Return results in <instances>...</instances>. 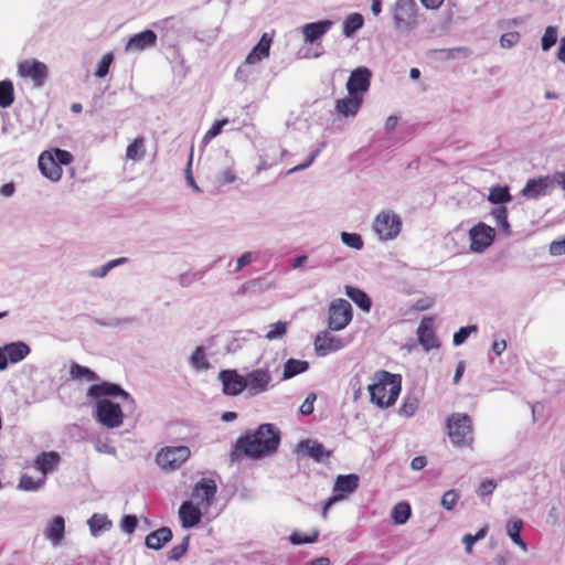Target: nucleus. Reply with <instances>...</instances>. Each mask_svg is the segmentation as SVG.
<instances>
[{
    "mask_svg": "<svg viewBox=\"0 0 565 565\" xmlns=\"http://www.w3.org/2000/svg\"><path fill=\"white\" fill-rule=\"evenodd\" d=\"M70 374L73 379H85L89 382H94L98 380V375L92 371L90 369L79 365L77 363H73L70 369Z\"/></svg>",
    "mask_w": 565,
    "mask_h": 565,
    "instance_id": "58836bf2",
    "label": "nucleus"
},
{
    "mask_svg": "<svg viewBox=\"0 0 565 565\" xmlns=\"http://www.w3.org/2000/svg\"><path fill=\"white\" fill-rule=\"evenodd\" d=\"M342 347V340L335 335H332L328 331L318 333L315 340V349L320 356H324L331 352L338 351Z\"/></svg>",
    "mask_w": 565,
    "mask_h": 565,
    "instance_id": "f3484780",
    "label": "nucleus"
},
{
    "mask_svg": "<svg viewBox=\"0 0 565 565\" xmlns=\"http://www.w3.org/2000/svg\"><path fill=\"white\" fill-rule=\"evenodd\" d=\"M88 525L94 536L99 535L103 531L108 530L111 526V522L103 514H93L88 520Z\"/></svg>",
    "mask_w": 565,
    "mask_h": 565,
    "instance_id": "c9c22d12",
    "label": "nucleus"
},
{
    "mask_svg": "<svg viewBox=\"0 0 565 565\" xmlns=\"http://www.w3.org/2000/svg\"><path fill=\"white\" fill-rule=\"evenodd\" d=\"M228 122L227 119H221L215 121L212 127L205 132L204 135V142L211 141L213 138H215L217 135L221 134L222 128Z\"/></svg>",
    "mask_w": 565,
    "mask_h": 565,
    "instance_id": "8fccbe9b",
    "label": "nucleus"
},
{
    "mask_svg": "<svg viewBox=\"0 0 565 565\" xmlns=\"http://www.w3.org/2000/svg\"><path fill=\"white\" fill-rule=\"evenodd\" d=\"M345 295L363 311L369 312L371 310V299L363 290L352 286H347Z\"/></svg>",
    "mask_w": 565,
    "mask_h": 565,
    "instance_id": "c756f323",
    "label": "nucleus"
},
{
    "mask_svg": "<svg viewBox=\"0 0 565 565\" xmlns=\"http://www.w3.org/2000/svg\"><path fill=\"white\" fill-rule=\"evenodd\" d=\"M472 331H477L476 326L462 327L454 334V344H462Z\"/></svg>",
    "mask_w": 565,
    "mask_h": 565,
    "instance_id": "5fc2aeb1",
    "label": "nucleus"
},
{
    "mask_svg": "<svg viewBox=\"0 0 565 565\" xmlns=\"http://www.w3.org/2000/svg\"><path fill=\"white\" fill-rule=\"evenodd\" d=\"M253 260V254L247 252L244 253L236 262V271L242 270L246 265L250 264Z\"/></svg>",
    "mask_w": 565,
    "mask_h": 565,
    "instance_id": "338daca9",
    "label": "nucleus"
},
{
    "mask_svg": "<svg viewBox=\"0 0 565 565\" xmlns=\"http://www.w3.org/2000/svg\"><path fill=\"white\" fill-rule=\"evenodd\" d=\"M138 520L135 515H126L121 520V529L126 533H132L137 527Z\"/></svg>",
    "mask_w": 565,
    "mask_h": 565,
    "instance_id": "680f3d73",
    "label": "nucleus"
},
{
    "mask_svg": "<svg viewBox=\"0 0 565 565\" xmlns=\"http://www.w3.org/2000/svg\"><path fill=\"white\" fill-rule=\"evenodd\" d=\"M246 388L252 395L266 392L271 382V375L268 370L257 369L245 375Z\"/></svg>",
    "mask_w": 565,
    "mask_h": 565,
    "instance_id": "4468645a",
    "label": "nucleus"
},
{
    "mask_svg": "<svg viewBox=\"0 0 565 565\" xmlns=\"http://www.w3.org/2000/svg\"><path fill=\"white\" fill-rule=\"evenodd\" d=\"M417 337L425 350L439 348V341L435 333V321L433 317H425L417 328Z\"/></svg>",
    "mask_w": 565,
    "mask_h": 565,
    "instance_id": "2eb2a0df",
    "label": "nucleus"
},
{
    "mask_svg": "<svg viewBox=\"0 0 565 565\" xmlns=\"http://www.w3.org/2000/svg\"><path fill=\"white\" fill-rule=\"evenodd\" d=\"M359 486V478L355 475L339 476L335 480L334 491L351 493Z\"/></svg>",
    "mask_w": 565,
    "mask_h": 565,
    "instance_id": "f704fd0d",
    "label": "nucleus"
},
{
    "mask_svg": "<svg viewBox=\"0 0 565 565\" xmlns=\"http://www.w3.org/2000/svg\"><path fill=\"white\" fill-rule=\"evenodd\" d=\"M287 332V323L278 321L270 326V330L266 333V339L271 341L282 338Z\"/></svg>",
    "mask_w": 565,
    "mask_h": 565,
    "instance_id": "a18cd8bd",
    "label": "nucleus"
},
{
    "mask_svg": "<svg viewBox=\"0 0 565 565\" xmlns=\"http://www.w3.org/2000/svg\"><path fill=\"white\" fill-rule=\"evenodd\" d=\"M488 200L494 204H502L511 201V195L507 186H494L490 190Z\"/></svg>",
    "mask_w": 565,
    "mask_h": 565,
    "instance_id": "a19ab883",
    "label": "nucleus"
},
{
    "mask_svg": "<svg viewBox=\"0 0 565 565\" xmlns=\"http://www.w3.org/2000/svg\"><path fill=\"white\" fill-rule=\"evenodd\" d=\"M412 509L408 502L402 501L394 505L391 518L394 524L403 525L411 518Z\"/></svg>",
    "mask_w": 565,
    "mask_h": 565,
    "instance_id": "473e14b6",
    "label": "nucleus"
},
{
    "mask_svg": "<svg viewBox=\"0 0 565 565\" xmlns=\"http://www.w3.org/2000/svg\"><path fill=\"white\" fill-rule=\"evenodd\" d=\"M14 102L13 84L10 81L0 82V107H10Z\"/></svg>",
    "mask_w": 565,
    "mask_h": 565,
    "instance_id": "4c0bfd02",
    "label": "nucleus"
},
{
    "mask_svg": "<svg viewBox=\"0 0 565 565\" xmlns=\"http://www.w3.org/2000/svg\"><path fill=\"white\" fill-rule=\"evenodd\" d=\"M469 234L471 239V250L480 253L492 244L495 231L484 223H478L469 231Z\"/></svg>",
    "mask_w": 565,
    "mask_h": 565,
    "instance_id": "9d476101",
    "label": "nucleus"
},
{
    "mask_svg": "<svg viewBox=\"0 0 565 565\" xmlns=\"http://www.w3.org/2000/svg\"><path fill=\"white\" fill-rule=\"evenodd\" d=\"M353 312L349 301L335 299L329 306L328 326L331 330H342L352 320Z\"/></svg>",
    "mask_w": 565,
    "mask_h": 565,
    "instance_id": "6e6552de",
    "label": "nucleus"
},
{
    "mask_svg": "<svg viewBox=\"0 0 565 565\" xmlns=\"http://www.w3.org/2000/svg\"><path fill=\"white\" fill-rule=\"evenodd\" d=\"M321 152V149H317L316 151H313L311 153V156L309 157V159L307 160V162L302 163V164H299V166H296L294 167L289 172H295V171H300V170H303L306 168H308L309 166H311V163L316 160V158L320 154Z\"/></svg>",
    "mask_w": 565,
    "mask_h": 565,
    "instance_id": "774afa93",
    "label": "nucleus"
},
{
    "mask_svg": "<svg viewBox=\"0 0 565 565\" xmlns=\"http://www.w3.org/2000/svg\"><path fill=\"white\" fill-rule=\"evenodd\" d=\"M363 104V96L348 95L345 98L338 99L335 109L344 117L355 116Z\"/></svg>",
    "mask_w": 565,
    "mask_h": 565,
    "instance_id": "5701e85b",
    "label": "nucleus"
},
{
    "mask_svg": "<svg viewBox=\"0 0 565 565\" xmlns=\"http://www.w3.org/2000/svg\"><path fill=\"white\" fill-rule=\"evenodd\" d=\"M319 530L315 529L309 534L301 533L299 531H295L290 534L289 541L294 545H301L308 543H315L318 541Z\"/></svg>",
    "mask_w": 565,
    "mask_h": 565,
    "instance_id": "ea45409f",
    "label": "nucleus"
},
{
    "mask_svg": "<svg viewBox=\"0 0 565 565\" xmlns=\"http://www.w3.org/2000/svg\"><path fill=\"white\" fill-rule=\"evenodd\" d=\"M273 38L264 33L259 42L252 49L245 58V64L253 65L269 56Z\"/></svg>",
    "mask_w": 565,
    "mask_h": 565,
    "instance_id": "412c9836",
    "label": "nucleus"
},
{
    "mask_svg": "<svg viewBox=\"0 0 565 565\" xmlns=\"http://www.w3.org/2000/svg\"><path fill=\"white\" fill-rule=\"evenodd\" d=\"M364 24V19L360 13H351L349 14L343 23V34L345 36H351L354 32L361 29Z\"/></svg>",
    "mask_w": 565,
    "mask_h": 565,
    "instance_id": "e433bc0d",
    "label": "nucleus"
},
{
    "mask_svg": "<svg viewBox=\"0 0 565 565\" xmlns=\"http://www.w3.org/2000/svg\"><path fill=\"white\" fill-rule=\"evenodd\" d=\"M172 539L170 527L162 526L146 536V546L152 550L162 548Z\"/></svg>",
    "mask_w": 565,
    "mask_h": 565,
    "instance_id": "b1692460",
    "label": "nucleus"
},
{
    "mask_svg": "<svg viewBox=\"0 0 565 565\" xmlns=\"http://www.w3.org/2000/svg\"><path fill=\"white\" fill-rule=\"evenodd\" d=\"M495 488H497L495 481L492 480V479H488V480H486V481L480 483V486H479V488L477 490V493L480 497H484V495H488V494L492 493Z\"/></svg>",
    "mask_w": 565,
    "mask_h": 565,
    "instance_id": "052dcab7",
    "label": "nucleus"
},
{
    "mask_svg": "<svg viewBox=\"0 0 565 565\" xmlns=\"http://www.w3.org/2000/svg\"><path fill=\"white\" fill-rule=\"evenodd\" d=\"M87 396L98 401L104 396H119L122 399L130 398L129 394L120 385L110 382L93 384L87 391Z\"/></svg>",
    "mask_w": 565,
    "mask_h": 565,
    "instance_id": "dca6fc26",
    "label": "nucleus"
},
{
    "mask_svg": "<svg viewBox=\"0 0 565 565\" xmlns=\"http://www.w3.org/2000/svg\"><path fill=\"white\" fill-rule=\"evenodd\" d=\"M52 158L54 159V161L60 166L62 167V164H68L72 162V154L66 151V150H62V149H53L52 151Z\"/></svg>",
    "mask_w": 565,
    "mask_h": 565,
    "instance_id": "864d4df0",
    "label": "nucleus"
},
{
    "mask_svg": "<svg viewBox=\"0 0 565 565\" xmlns=\"http://www.w3.org/2000/svg\"><path fill=\"white\" fill-rule=\"evenodd\" d=\"M191 456V450L186 446L164 447L156 455L157 465L168 471L179 469Z\"/></svg>",
    "mask_w": 565,
    "mask_h": 565,
    "instance_id": "39448f33",
    "label": "nucleus"
},
{
    "mask_svg": "<svg viewBox=\"0 0 565 565\" xmlns=\"http://www.w3.org/2000/svg\"><path fill=\"white\" fill-rule=\"evenodd\" d=\"M113 61L114 54L111 52L104 54L100 62L98 63L96 76L100 78L105 77L109 72V66L113 63Z\"/></svg>",
    "mask_w": 565,
    "mask_h": 565,
    "instance_id": "de8ad7c7",
    "label": "nucleus"
},
{
    "mask_svg": "<svg viewBox=\"0 0 565 565\" xmlns=\"http://www.w3.org/2000/svg\"><path fill=\"white\" fill-rule=\"evenodd\" d=\"M550 253L554 256H561L565 254V236L562 239L551 243Z\"/></svg>",
    "mask_w": 565,
    "mask_h": 565,
    "instance_id": "69168bd1",
    "label": "nucleus"
},
{
    "mask_svg": "<svg viewBox=\"0 0 565 565\" xmlns=\"http://www.w3.org/2000/svg\"><path fill=\"white\" fill-rule=\"evenodd\" d=\"M18 73L21 77L31 78L36 87H41L49 74L47 66L36 60H25L19 63Z\"/></svg>",
    "mask_w": 565,
    "mask_h": 565,
    "instance_id": "1a4fd4ad",
    "label": "nucleus"
},
{
    "mask_svg": "<svg viewBox=\"0 0 565 565\" xmlns=\"http://www.w3.org/2000/svg\"><path fill=\"white\" fill-rule=\"evenodd\" d=\"M547 186V178L529 180L525 188L523 189V194L525 196L536 199L546 193Z\"/></svg>",
    "mask_w": 565,
    "mask_h": 565,
    "instance_id": "2f4dec72",
    "label": "nucleus"
},
{
    "mask_svg": "<svg viewBox=\"0 0 565 565\" xmlns=\"http://www.w3.org/2000/svg\"><path fill=\"white\" fill-rule=\"evenodd\" d=\"M458 498L459 494L457 493L456 490H448L447 492L444 493L440 504L444 509L450 511L454 509Z\"/></svg>",
    "mask_w": 565,
    "mask_h": 565,
    "instance_id": "09e8293b",
    "label": "nucleus"
},
{
    "mask_svg": "<svg viewBox=\"0 0 565 565\" xmlns=\"http://www.w3.org/2000/svg\"><path fill=\"white\" fill-rule=\"evenodd\" d=\"M146 156L145 137L135 138L126 149V158L131 161H140Z\"/></svg>",
    "mask_w": 565,
    "mask_h": 565,
    "instance_id": "7c9ffc66",
    "label": "nucleus"
},
{
    "mask_svg": "<svg viewBox=\"0 0 565 565\" xmlns=\"http://www.w3.org/2000/svg\"><path fill=\"white\" fill-rule=\"evenodd\" d=\"M519 41H520V33L516 31L507 32V33L502 34L500 38V44L504 49H510V47L514 46L515 44H518Z\"/></svg>",
    "mask_w": 565,
    "mask_h": 565,
    "instance_id": "3c124183",
    "label": "nucleus"
},
{
    "mask_svg": "<svg viewBox=\"0 0 565 565\" xmlns=\"http://www.w3.org/2000/svg\"><path fill=\"white\" fill-rule=\"evenodd\" d=\"M280 444V430L274 424H262L254 431L241 436L231 452V457L246 456L260 459L274 455Z\"/></svg>",
    "mask_w": 565,
    "mask_h": 565,
    "instance_id": "f257e3e1",
    "label": "nucleus"
},
{
    "mask_svg": "<svg viewBox=\"0 0 565 565\" xmlns=\"http://www.w3.org/2000/svg\"><path fill=\"white\" fill-rule=\"evenodd\" d=\"M157 34L152 30H146L131 36L126 44L127 52H139L147 47L154 46Z\"/></svg>",
    "mask_w": 565,
    "mask_h": 565,
    "instance_id": "6ab92c4d",
    "label": "nucleus"
},
{
    "mask_svg": "<svg viewBox=\"0 0 565 565\" xmlns=\"http://www.w3.org/2000/svg\"><path fill=\"white\" fill-rule=\"evenodd\" d=\"M11 363L22 361L29 353L30 348L23 342H12L3 347Z\"/></svg>",
    "mask_w": 565,
    "mask_h": 565,
    "instance_id": "c85d7f7f",
    "label": "nucleus"
},
{
    "mask_svg": "<svg viewBox=\"0 0 565 565\" xmlns=\"http://www.w3.org/2000/svg\"><path fill=\"white\" fill-rule=\"evenodd\" d=\"M60 459V455L55 451L42 452L35 459V467L45 476L58 465Z\"/></svg>",
    "mask_w": 565,
    "mask_h": 565,
    "instance_id": "cd10ccee",
    "label": "nucleus"
},
{
    "mask_svg": "<svg viewBox=\"0 0 565 565\" xmlns=\"http://www.w3.org/2000/svg\"><path fill=\"white\" fill-rule=\"evenodd\" d=\"M446 431L457 448H471L475 443L473 420L465 413H452L446 419Z\"/></svg>",
    "mask_w": 565,
    "mask_h": 565,
    "instance_id": "7ed1b4c3",
    "label": "nucleus"
},
{
    "mask_svg": "<svg viewBox=\"0 0 565 565\" xmlns=\"http://www.w3.org/2000/svg\"><path fill=\"white\" fill-rule=\"evenodd\" d=\"M223 385V393L228 396H236L246 388V379L236 370H223L218 373Z\"/></svg>",
    "mask_w": 565,
    "mask_h": 565,
    "instance_id": "f8f14e48",
    "label": "nucleus"
},
{
    "mask_svg": "<svg viewBox=\"0 0 565 565\" xmlns=\"http://www.w3.org/2000/svg\"><path fill=\"white\" fill-rule=\"evenodd\" d=\"M191 362L196 370H206L210 366L204 350L201 347H198L192 353Z\"/></svg>",
    "mask_w": 565,
    "mask_h": 565,
    "instance_id": "c03bdc74",
    "label": "nucleus"
},
{
    "mask_svg": "<svg viewBox=\"0 0 565 565\" xmlns=\"http://www.w3.org/2000/svg\"><path fill=\"white\" fill-rule=\"evenodd\" d=\"M332 21L322 20L318 22L306 23L301 31L306 43H313L322 38L332 26Z\"/></svg>",
    "mask_w": 565,
    "mask_h": 565,
    "instance_id": "aec40b11",
    "label": "nucleus"
},
{
    "mask_svg": "<svg viewBox=\"0 0 565 565\" xmlns=\"http://www.w3.org/2000/svg\"><path fill=\"white\" fill-rule=\"evenodd\" d=\"M523 521L519 518L511 519L507 522L505 530L512 542L522 551H527V545L521 537Z\"/></svg>",
    "mask_w": 565,
    "mask_h": 565,
    "instance_id": "a878e982",
    "label": "nucleus"
},
{
    "mask_svg": "<svg viewBox=\"0 0 565 565\" xmlns=\"http://www.w3.org/2000/svg\"><path fill=\"white\" fill-rule=\"evenodd\" d=\"M64 533H65V521H64L63 516H60V515L53 518V520L50 522V524L47 525V527L45 530L46 539L50 540L52 542V544H54V545L61 544V542L64 539Z\"/></svg>",
    "mask_w": 565,
    "mask_h": 565,
    "instance_id": "393cba45",
    "label": "nucleus"
},
{
    "mask_svg": "<svg viewBox=\"0 0 565 565\" xmlns=\"http://www.w3.org/2000/svg\"><path fill=\"white\" fill-rule=\"evenodd\" d=\"M188 541L189 539H184L183 543L179 544V545H175L173 546L169 553H168V557L169 559H179L181 558L185 553H186V550H188Z\"/></svg>",
    "mask_w": 565,
    "mask_h": 565,
    "instance_id": "6e6d98bb",
    "label": "nucleus"
},
{
    "mask_svg": "<svg viewBox=\"0 0 565 565\" xmlns=\"http://www.w3.org/2000/svg\"><path fill=\"white\" fill-rule=\"evenodd\" d=\"M367 390L371 403L380 408H388L396 403L401 394L402 376L385 370H379L374 373Z\"/></svg>",
    "mask_w": 565,
    "mask_h": 565,
    "instance_id": "f03ea898",
    "label": "nucleus"
},
{
    "mask_svg": "<svg viewBox=\"0 0 565 565\" xmlns=\"http://www.w3.org/2000/svg\"><path fill=\"white\" fill-rule=\"evenodd\" d=\"M201 509L200 505H194L191 501H184L179 508L182 526L190 529L198 525L202 519Z\"/></svg>",
    "mask_w": 565,
    "mask_h": 565,
    "instance_id": "a211bd4d",
    "label": "nucleus"
},
{
    "mask_svg": "<svg viewBox=\"0 0 565 565\" xmlns=\"http://www.w3.org/2000/svg\"><path fill=\"white\" fill-rule=\"evenodd\" d=\"M298 448L299 450H306L307 455L317 462H320L324 456H330V452L324 450L322 444L310 439L301 440Z\"/></svg>",
    "mask_w": 565,
    "mask_h": 565,
    "instance_id": "bb28decb",
    "label": "nucleus"
},
{
    "mask_svg": "<svg viewBox=\"0 0 565 565\" xmlns=\"http://www.w3.org/2000/svg\"><path fill=\"white\" fill-rule=\"evenodd\" d=\"M556 42H557V28L550 25L545 29V32L541 40L542 50L548 51L553 45L556 44Z\"/></svg>",
    "mask_w": 565,
    "mask_h": 565,
    "instance_id": "37998d69",
    "label": "nucleus"
},
{
    "mask_svg": "<svg viewBox=\"0 0 565 565\" xmlns=\"http://www.w3.org/2000/svg\"><path fill=\"white\" fill-rule=\"evenodd\" d=\"M417 4L415 0H396L392 8V17L398 31H411L417 25Z\"/></svg>",
    "mask_w": 565,
    "mask_h": 565,
    "instance_id": "20e7f679",
    "label": "nucleus"
},
{
    "mask_svg": "<svg viewBox=\"0 0 565 565\" xmlns=\"http://www.w3.org/2000/svg\"><path fill=\"white\" fill-rule=\"evenodd\" d=\"M39 169L42 174L52 181H58L62 178L63 170L54 159L52 152L44 151L39 158Z\"/></svg>",
    "mask_w": 565,
    "mask_h": 565,
    "instance_id": "4be33fe9",
    "label": "nucleus"
},
{
    "mask_svg": "<svg viewBox=\"0 0 565 565\" xmlns=\"http://www.w3.org/2000/svg\"><path fill=\"white\" fill-rule=\"evenodd\" d=\"M418 407L416 398H407L401 406V413L405 416H413Z\"/></svg>",
    "mask_w": 565,
    "mask_h": 565,
    "instance_id": "4d7b16f0",
    "label": "nucleus"
},
{
    "mask_svg": "<svg viewBox=\"0 0 565 565\" xmlns=\"http://www.w3.org/2000/svg\"><path fill=\"white\" fill-rule=\"evenodd\" d=\"M96 418L106 428H117L124 422V413L119 404L102 398L96 403Z\"/></svg>",
    "mask_w": 565,
    "mask_h": 565,
    "instance_id": "423d86ee",
    "label": "nucleus"
},
{
    "mask_svg": "<svg viewBox=\"0 0 565 565\" xmlns=\"http://www.w3.org/2000/svg\"><path fill=\"white\" fill-rule=\"evenodd\" d=\"M236 181V173L232 168L224 169L218 175L221 185H227Z\"/></svg>",
    "mask_w": 565,
    "mask_h": 565,
    "instance_id": "bf43d9fd",
    "label": "nucleus"
},
{
    "mask_svg": "<svg viewBox=\"0 0 565 565\" xmlns=\"http://www.w3.org/2000/svg\"><path fill=\"white\" fill-rule=\"evenodd\" d=\"M216 491L217 486L214 480L202 479L195 484L192 492V498L198 501V505L206 510L211 507Z\"/></svg>",
    "mask_w": 565,
    "mask_h": 565,
    "instance_id": "ddd939ff",
    "label": "nucleus"
},
{
    "mask_svg": "<svg viewBox=\"0 0 565 565\" xmlns=\"http://www.w3.org/2000/svg\"><path fill=\"white\" fill-rule=\"evenodd\" d=\"M434 302H435V300L431 297L420 298L415 301V303L413 305V308L418 311H425V310L430 309L434 306Z\"/></svg>",
    "mask_w": 565,
    "mask_h": 565,
    "instance_id": "0e129e2a",
    "label": "nucleus"
},
{
    "mask_svg": "<svg viewBox=\"0 0 565 565\" xmlns=\"http://www.w3.org/2000/svg\"><path fill=\"white\" fill-rule=\"evenodd\" d=\"M309 367V363L302 360L289 359L285 363L282 376L285 380L291 379L305 371Z\"/></svg>",
    "mask_w": 565,
    "mask_h": 565,
    "instance_id": "72a5a7b5",
    "label": "nucleus"
},
{
    "mask_svg": "<svg viewBox=\"0 0 565 565\" xmlns=\"http://www.w3.org/2000/svg\"><path fill=\"white\" fill-rule=\"evenodd\" d=\"M316 401V394L315 393H311L309 394L306 399L302 402V404L300 405V413L302 415H310L313 413V403Z\"/></svg>",
    "mask_w": 565,
    "mask_h": 565,
    "instance_id": "e2e57ef3",
    "label": "nucleus"
},
{
    "mask_svg": "<svg viewBox=\"0 0 565 565\" xmlns=\"http://www.w3.org/2000/svg\"><path fill=\"white\" fill-rule=\"evenodd\" d=\"M487 532H488V526L484 525L475 535H472L470 533L463 535L462 542L465 544V550H466L467 554H471L472 553V547H473L475 543L477 541L482 540L483 537H486Z\"/></svg>",
    "mask_w": 565,
    "mask_h": 565,
    "instance_id": "79ce46f5",
    "label": "nucleus"
},
{
    "mask_svg": "<svg viewBox=\"0 0 565 565\" xmlns=\"http://www.w3.org/2000/svg\"><path fill=\"white\" fill-rule=\"evenodd\" d=\"M341 239L347 246L354 249H361L363 247V241L359 234L343 232Z\"/></svg>",
    "mask_w": 565,
    "mask_h": 565,
    "instance_id": "49530a36",
    "label": "nucleus"
},
{
    "mask_svg": "<svg viewBox=\"0 0 565 565\" xmlns=\"http://www.w3.org/2000/svg\"><path fill=\"white\" fill-rule=\"evenodd\" d=\"M492 215L499 226L507 230L509 228L508 211L504 206H499L492 211Z\"/></svg>",
    "mask_w": 565,
    "mask_h": 565,
    "instance_id": "603ef678",
    "label": "nucleus"
},
{
    "mask_svg": "<svg viewBox=\"0 0 565 565\" xmlns=\"http://www.w3.org/2000/svg\"><path fill=\"white\" fill-rule=\"evenodd\" d=\"M401 217L391 211L379 213L373 223L375 233L384 241L395 238L401 233Z\"/></svg>",
    "mask_w": 565,
    "mask_h": 565,
    "instance_id": "0eeeda50",
    "label": "nucleus"
},
{
    "mask_svg": "<svg viewBox=\"0 0 565 565\" xmlns=\"http://www.w3.org/2000/svg\"><path fill=\"white\" fill-rule=\"evenodd\" d=\"M372 73L366 67H358L351 72L347 82V90L350 95L363 96L371 85Z\"/></svg>",
    "mask_w": 565,
    "mask_h": 565,
    "instance_id": "9b49d317",
    "label": "nucleus"
},
{
    "mask_svg": "<svg viewBox=\"0 0 565 565\" xmlns=\"http://www.w3.org/2000/svg\"><path fill=\"white\" fill-rule=\"evenodd\" d=\"M40 486V482L34 481V479L28 475H23L19 483V487L25 491H34L39 489Z\"/></svg>",
    "mask_w": 565,
    "mask_h": 565,
    "instance_id": "13d9d810",
    "label": "nucleus"
}]
</instances>
